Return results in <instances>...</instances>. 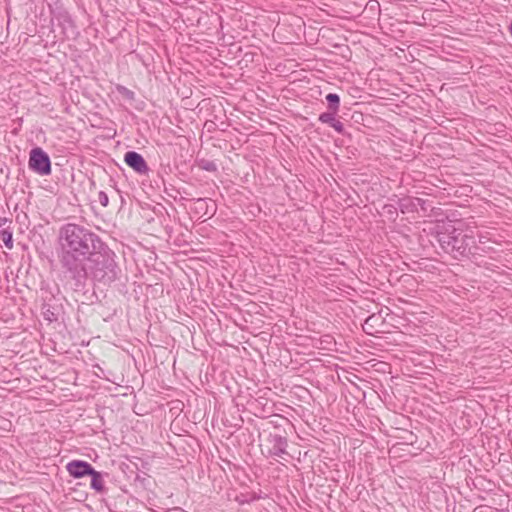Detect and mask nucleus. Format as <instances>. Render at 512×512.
<instances>
[{
	"instance_id": "nucleus-1",
	"label": "nucleus",
	"mask_w": 512,
	"mask_h": 512,
	"mask_svg": "<svg viewBox=\"0 0 512 512\" xmlns=\"http://www.w3.org/2000/svg\"><path fill=\"white\" fill-rule=\"evenodd\" d=\"M59 244L64 267L77 281L86 278L87 268L84 261L95 250L102 248L99 237L84 226L68 223L59 231Z\"/></svg>"
},
{
	"instance_id": "nucleus-2",
	"label": "nucleus",
	"mask_w": 512,
	"mask_h": 512,
	"mask_svg": "<svg viewBox=\"0 0 512 512\" xmlns=\"http://www.w3.org/2000/svg\"><path fill=\"white\" fill-rule=\"evenodd\" d=\"M87 268V276H91L95 280L111 281L116 277V264L113 259V253L109 250L101 251V248L95 250L85 261Z\"/></svg>"
},
{
	"instance_id": "nucleus-3",
	"label": "nucleus",
	"mask_w": 512,
	"mask_h": 512,
	"mask_svg": "<svg viewBox=\"0 0 512 512\" xmlns=\"http://www.w3.org/2000/svg\"><path fill=\"white\" fill-rule=\"evenodd\" d=\"M29 168L41 176L51 173L50 158L42 148L36 147L30 151Z\"/></svg>"
},
{
	"instance_id": "nucleus-4",
	"label": "nucleus",
	"mask_w": 512,
	"mask_h": 512,
	"mask_svg": "<svg viewBox=\"0 0 512 512\" xmlns=\"http://www.w3.org/2000/svg\"><path fill=\"white\" fill-rule=\"evenodd\" d=\"M93 467L86 461L72 460L66 465V470L73 478H82L92 474Z\"/></svg>"
},
{
	"instance_id": "nucleus-5",
	"label": "nucleus",
	"mask_w": 512,
	"mask_h": 512,
	"mask_svg": "<svg viewBox=\"0 0 512 512\" xmlns=\"http://www.w3.org/2000/svg\"><path fill=\"white\" fill-rule=\"evenodd\" d=\"M124 160L128 166L139 174H146L149 171L148 165L142 155L135 151L127 152L124 156Z\"/></svg>"
},
{
	"instance_id": "nucleus-6",
	"label": "nucleus",
	"mask_w": 512,
	"mask_h": 512,
	"mask_svg": "<svg viewBox=\"0 0 512 512\" xmlns=\"http://www.w3.org/2000/svg\"><path fill=\"white\" fill-rule=\"evenodd\" d=\"M271 447L269 448V453L279 458H284L283 456L287 454L286 447L287 441L284 437L279 435H271L269 438Z\"/></svg>"
},
{
	"instance_id": "nucleus-7",
	"label": "nucleus",
	"mask_w": 512,
	"mask_h": 512,
	"mask_svg": "<svg viewBox=\"0 0 512 512\" xmlns=\"http://www.w3.org/2000/svg\"><path fill=\"white\" fill-rule=\"evenodd\" d=\"M89 476H91V483H90L91 488L97 492H103L105 489V485H104V479H103L102 474L100 472L96 471L95 469H93L92 474H90Z\"/></svg>"
},
{
	"instance_id": "nucleus-8",
	"label": "nucleus",
	"mask_w": 512,
	"mask_h": 512,
	"mask_svg": "<svg viewBox=\"0 0 512 512\" xmlns=\"http://www.w3.org/2000/svg\"><path fill=\"white\" fill-rule=\"evenodd\" d=\"M326 100L329 104V108L336 113L339 109L340 98L337 94L330 93L326 96Z\"/></svg>"
},
{
	"instance_id": "nucleus-9",
	"label": "nucleus",
	"mask_w": 512,
	"mask_h": 512,
	"mask_svg": "<svg viewBox=\"0 0 512 512\" xmlns=\"http://www.w3.org/2000/svg\"><path fill=\"white\" fill-rule=\"evenodd\" d=\"M443 243L447 244L446 249H450L451 251L457 250L459 251L462 247L459 245V240L455 236H451L449 241L440 240Z\"/></svg>"
},
{
	"instance_id": "nucleus-10",
	"label": "nucleus",
	"mask_w": 512,
	"mask_h": 512,
	"mask_svg": "<svg viewBox=\"0 0 512 512\" xmlns=\"http://www.w3.org/2000/svg\"><path fill=\"white\" fill-rule=\"evenodd\" d=\"M0 238L8 249H11L13 247L12 233L8 231H2Z\"/></svg>"
},
{
	"instance_id": "nucleus-11",
	"label": "nucleus",
	"mask_w": 512,
	"mask_h": 512,
	"mask_svg": "<svg viewBox=\"0 0 512 512\" xmlns=\"http://www.w3.org/2000/svg\"><path fill=\"white\" fill-rule=\"evenodd\" d=\"M334 112L333 113H322L320 116H319V120L322 122V123H328L331 125V123L333 121H335V117H334Z\"/></svg>"
},
{
	"instance_id": "nucleus-12",
	"label": "nucleus",
	"mask_w": 512,
	"mask_h": 512,
	"mask_svg": "<svg viewBox=\"0 0 512 512\" xmlns=\"http://www.w3.org/2000/svg\"><path fill=\"white\" fill-rule=\"evenodd\" d=\"M98 200H99L100 204L104 207H106L109 203V198H108L107 194L103 191L99 192Z\"/></svg>"
},
{
	"instance_id": "nucleus-13",
	"label": "nucleus",
	"mask_w": 512,
	"mask_h": 512,
	"mask_svg": "<svg viewBox=\"0 0 512 512\" xmlns=\"http://www.w3.org/2000/svg\"><path fill=\"white\" fill-rule=\"evenodd\" d=\"M330 126L339 133L343 132L344 126L343 123L340 122L339 120L335 119V121H333Z\"/></svg>"
},
{
	"instance_id": "nucleus-14",
	"label": "nucleus",
	"mask_w": 512,
	"mask_h": 512,
	"mask_svg": "<svg viewBox=\"0 0 512 512\" xmlns=\"http://www.w3.org/2000/svg\"><path fill=\"white\" fill-rule=\"evenodd\" d=\"M226 422H229V418H213L212 425L213 426H220V425H226Z\"/></svg>"
},
{
	"instance_id": "nucleus-15",
	"label": "nucleus",
	"mask_w": 512,
	"mask_h": 512,
	"mask_svg": "<svg viewBox=\"0 0 512 512\" xmlns=\"http://www.w3.org/2000/svg\"><path fill=\"white\" fill-rule=\"evenodd\" d=\"M231 420L233 422H231L230 425L233 427H240L244 422V418H231Z\"/></svg>"
},
{
	"instance_id": "nucleus-16",
	"label": "nucleus",
	"mask_w": 512,
	"mask_h": 512,
	"mask_svg": "<svg viewBox=\"0 0 512 512\" xmlns=\"http://www.w3.org/2000/svg\"><path fill=\"white\" fill-rule=\"evenodd\" d=\"M236 501L240 504H244L246 503L247 501L246 500H243L242 498H239V497H236Z\"/></svg>"
},
{
	"instance_id": "nucleus-17",
	"label": "nucleus",
	"mask_w": 512,
	"mask_h": 512,
	"mask_svg": "<svg viewBox=\"0 0 512 512\" xmlns=\"http://www.w3.org/2000/svg\"><path fill=\"white\" fill-rule=\"evenodd\" d=\"M179 405H182V403H181V402H178V403H177V406H175L174 408L180 409V408L178 407Z\"/></svg>"
},
{
	"instance_id": "nucleus-18",
	"label": "nucleus",
	"mask_w": 512,
	"mask_h": 512,
	"mask_svg": "<svg viewBox=\"0 0 512 512\" xmlns=\"http://www.w3.org/2000/svg\"><path fill=\"white\" fill-rule=\"evenodd\" d=\"M272 416L278 417L281 416L280 414L274 413Z\"/></svg>"
},
{
	"instance_id": "nucleus-19",
	"label": "nucleus",
	"mask_w": 512,
	"mask_h": 512,
	"mask_svg": "<svg viewBox=\"0 0 512 512\" xmlns=\"http://www.w3.org/2000/svg\"><path fill=\"white\" fill-rule=\"evenodd\" d=\"M373 317H369V319L366 321V324L368 323V321L372 320Z\"/></svg>"
}]
</instances>
